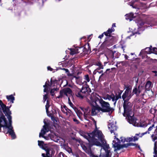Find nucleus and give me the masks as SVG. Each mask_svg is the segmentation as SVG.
I'll use <instances>...</instances> for the list:
<instances>
[{"label": "nucleus", "instance_id": "45", "mask_svg": "<svg viewBox=\"0 0 157 157\" xmlns=\"http://www.w3.org/2000/svg\"><path fill=\"white\" fill-rule=\"evenodd\" d=\"M61 69L64 70L67 73H69V71L67 69L63 68V69Z\"/></svg>", "mask_w": 157, "mask_h": 157}, {"label": "nucleus", "instance_id": "5", "mask_svg": "<svg viewBox=\"0 0 157 157\" xmlns=\"http://www.w3.org/2000/svg\"><path fill=\"white\" fill-rule=\"evenodd\" d=\"M72 87L76 96L81 99L83 98L86 94L88 93V90L90 89L88 86L87 87H83L81 90L77 87L75 85L73 86Z\"/></svg>", "mask_w": 157, "mask_h": 157}, {"label": "nucleus", "instance_id": "13", "mask_svg": "<svg viewBox=\"0 0 157 157\" xmlns=\"http://www.w3.org/2000/svg\"><path fill=\"white\" fill-rule=\"evenodd\" d=\"M143 90L144 87L142 86H139L138 88L136 86L132 90V93L136 94V96H138Z\"/></svg>", "mask_w": 157, "mask_h": 157}, {"label": "nucleus", "instance_id": "50", "mask_svg": "<svg viewBox=\"0 0 157 157\" xmlns=\"http://www.w3.org/2000/svg\"><path fill=\"white\" fill-rule=\"evenodd\" d=\"M67 151L69 153H71L72 151L71 149L70 148H69L67 149Z\"/></svg>", "mask_w": 157, "mask_h": 157}, {"label": "nucleus", "instance_id": "29", "mask_svg": "<svg viewBox=\"0 0 157 157\" xmlns=\"http://www.w3.org/2000/svg\"><path fill=\"white\" fill-rule=\"evenodd\" d=\"M50 107L49 103L48 100L47 101L46 104L45 105V108L46 112L47 113L48 111V108Z\"/></svg>", "mask_w": 157, "mask_h": 157}, {"label": "nucleus", "instance_id": "3", "mask_svg": "<svg viewBox=\"0 0 157 157\" xmlns=\"http://www.w3.org/2000/svg\"><path fill=\"white\" fill-rule=\"evenodd\" d=\"M114 137V140L113 141L112 144L113 147L115 148V151L119 150L121 148L127 147L130 146L136 145V144L130 143L121 145L120 144L121 142L124 143L125 142H129L128 138L126 139L121 137L120 138L121 140H120L119 139L116 137V136H115Z\"/></svg>", "mask_w": 157, "mask_h": 157}, {"label": "nucleus", "instance_id": "14", "mask_svg": "<svg viewBox=\"0 0 157 157\" xmlns=\"http://www.w3.org/2000/svg\"><path fill=\"white\" fill-rule=\"evenodd\" d=\"M61 93L62 94L63 97L66 96L68 97L70 95H71L72 94V91L69 88H65L60 91Z\"/></svg>", "mask_w": 157, "mask_h": 157}, {"label": "nucleus", "instance_id": "47", "mask_svg": "<svg viewBox=\"0 0 157 157\" xmlns=\"http://www.w3.org/2000/svg\"><path fill=\"white\" fill-rule=\"evenodd\" d=\"M104 34V33H102L100 35L98 36V38L100 39H101L103 36Z\"/></svg>", "mask_w": 157, "mask_h": 157}, {"label": "nucleus", "instance_id": "19", "mask_svg": "<svg viewBox=\"0 0 157 157\" xmlns=\"http://www.w3.org/2000/svg\"><path fill=\"white\" fill-rule=\"evenodd\" d=\"M84 81L82 82V84H84L86 85V87H89V86L87 84V82H89L90 80L89 76L88 75H86L84 76Z\"/></svg>", "mask_w": 157, "mask_h": 157}, {"label": "nucleus", "instance_id": "8", "mask_svg": "<svg viewBox=\"0 0 157 157\" xmlns=\"http://www.w3.org/2000/svg\"><path fill=\"white\" fill-rule=\"evenodd\" d=\"M121 93H119L118 95H115L113 94L109 95L108 94L104 96L103 98L105 100H108L109 101L112 100L114 102V105H115L117 100L119 98H121Z\"/></svg>", "mask_w": 157, "mask_h": 157}, {"label": "nucleus", "instance_id": "64", "mask_svg": "<svg viewBox=\"0 0 157 157\" xmlns=\"http://www.w3.org/2000/svg\"><path fill=\"white\" fill-rule=\"evenodd\" d=\"M122 91H121V92L120 93H122Z\"/></svg>", "mask_w": 157, "mask_h": 157}, {"label": "nucleus", "instance_id": "62", "mask_svg": "<svg viewBox=\"0 0 157 157\" xmlns=\"http://www.w3.org/2000/svg\"><path fill=\"white\" fill-rule=\"evenodd\" d=\"M132 7L133 8H135V7L133 6H132Z\"/></svg>", "mask_w": 157, "mask_h": 157}, {"label": "nucleus", "instance_id": "40", "mask_svg": "<svg viewBox=\"0 0 157 157\" xmlns=\"http://www.w3.org/2000/svg\"><path fill=\"white\" fill-rule=\"evenodd\" d=\"M47 98V94H45L44 96V97H43V102H45Z\"/></svg>", "mask_w": 157, "mask_h": 157}, {"label": "nucleus", "instance_id": "48", "mask_svg": "<svg viewBox=\"0 0 157 157\" xmlns=\"http://www.w3.org/2000/svg\"><path fill=\"white\" fill-rule=\"evenodd\" d=\"M60 157H61V155L63 157H64V156H65V155L63 152H60L59 154Z\"/></svg>", "mask_w": 157, "mask_h": 157}, {"label": "nucleus", "instance_id": "58", "mask_svg": "<svg viewBox=\"0 0 157 157\" xmlns=\"http://www.w3.org/2000/svg\"><path fill=\"white\" fill-rule=\"evenodd\" d=\"M153 72L154 73H156L157 72V71H154Z\"/></svg>", "mask_w": 157, "mask_h": 157}, {"label": "nucleus", "instance_id": "53", "mask_svg": "<svg viewBox=\"0 0 157 157\" xmlns=\"http://www.w3.org/2000/svg\"><path fill=\"white\" fill-rule=\"evenodd\" d=\"M128 56H127V55H124V58H125L126 59H128Z\"/></svg>", "mask_w": 157, "mask_h": 157}, {"label": "nucleus", "instance_id": "57", "mask_svg": "<svg viewBox=\"0 0 157 157\" xmlns=\"http://www.w3.org/2000/svg\"><path fill=\"white\" fill-rule=\"evenodd\" d=\"M44 92H46V88H44Z\"/></svg>", "mask_w": 157, "mask_h": 157}, {"label": "nucleus", "instance_id": "34", "mask_svg": "<svg viewBox=\"0 0 157 157\" xmlns=\"http://www.w3.org/2000/svg\"><path fill=\"white\" fill-rule=\"evenodd\" d=\"M57 88L53 89L51 90L50 91V93L52 96H53L54 95V92L55 91H57L58 90Z\"/></svg>", "mask_w": 157, "mask_h": 157}, {"label": "nucleus", "instance_id": "51", "mask_svg": "<svg viewBox=\"0 0 157 157\" xmlns=\"http://www.w3.org/2000/svg\"><path fill=\"white\" fill-rule=\"evenodd\" d=\"M47 85H49L48 84V83H47V82H45V85L43 86L44 87V88H45L46 86H47Z\"/></svg>", "mask_w": 157, "mask_h": 157}, {"label": "nucleus", "instance_id": "44", "mask_svg": "<svg viewBox=\"0 0 157 157\" xmlns=\"http://www.w3.org/2000/svg\"><path fill=\"white\" fill-rule=\"evenodd\" d=\"M73 121L76 122L77 124H78L79 123V122L78 120L76 119V118H73Z\"/></svg>", "mask_w": 157, "mask_h": 157}, {"label": "nucleus", "instance_id": "4", "mask_svg": "<svg viewBox=\"0 0 157 157\" xmlns=\"http://www.w3.org/2000/svg\"><path fill=\"white\" fill-rule=\"evenodd\" d=\"M132 104L130 102L127 103V102H124L123 103L124 109L123 115L124 116L126 117L128 122L134 118V113L132 109Z\"/></svg>", "mask_w": 157, "mask_h": 157}, {"label": "nucleus", "instance_id": "41", "mask_svg": "<svg viewBox=\"0 0 157 157\" xmlns=\"http://www.w3.org/2000/svg\"><path fill=\"white\" fill-rule=\"evenodd\" d=\"M63 97V96L62 94L61 93V91H60L59 95L57 97V98H62Z\"/></svg>", "mask_w": 157, "mask_h": 157}, {"label": "nucleus", "instance_id": "21", "mask_svg": "<svg viewBox=\"0 0 157 157\" xmlns=\"http://www.w3.org/2000/svg\"><path fill=\"white\" fill-rule=\"evenodd\" d=\"M152 87V83L150 81H148L146 83L145 88L146 90L149 91Z\"/></svg>", "mask_w": 157, "mask_h": 157}, {"label": "nucleus", "instance_id": "23", "mask_svg": "<svg viewBox=\"0 0 157 157\" xmlns=\"http://www.w3.org/2000/svg\"><path fill=\"white\" fill-rule=\"evenodd\" d=\"M115 29L113 28H109L107 31L104 32V33L106 36H109L111 33Z\"/></svg>", "mask_w": 157, "mask_h": 157}, {"label": "nucleus", "instance_id": "15", "mask_svg": "<svg viewBox=\"0 0 157 157\" xmlns=\"http://www.w3.org/2000/svg\"><path fill=\"white\" fill-rule=\"evenodd\" d=\"M61 110L63 113L68 116H71L72 114L71 111L65 105H64L63 107L61 106Z\"/></svg>", "mask_w": 157, "mask_h": 157}, {"label": "nucleus", "instance_id": "6", "mask_svg": "<svg viewBox=\"0 0 157 157\" xmlns=\"http://www.w3.org/2000/svg\"><path fill=\"white\" fill-rule=\"evenodd\" d=\"M99 101L101 106L100 109L102 113L109 112L113 111V109L110 106L109 102H105L102 99H99Z\"/></svg>", "mask_w": 157, "mask_h": 157}, {"label": "nucleus", "instance_id": "42", "mask_svg": "<svg viewBox=\"0 0 157 157\" xmlns=\"http://www.w3.org/2000/svg\"><path fill=\"white\" fill-rule=\"evenodd\" d=\"M69 104H70V105L71 107L73 108V109H76V108L75 107L74 108V105L71 102V101H70V102H69Z\"/></svg>", "mask_w": 157, "mask_h": 157}, {"label": "nucleus", "instance_id": "31", "mask_svg": "<svg viewBox=\"0 0 157 157\" xmlns=\"http://www.w3.org/2000/svg\"><path fill=\"white\" fill-rule=\"evenodd\" d=\"M154 153L155 154V155H154V157H155V156L157 157V148L156 147L155 143Z\"/></svg>", "mask_w": 157, "mask_h": 157}, {"label": "nucleus", "instance_id": "46", "mask_svg": "<svg viewBox=\"0 0 157 157\" xmlns=\"http://www.w3.org/2000/svg\"><path fill=\"white\" fill-rule=\"evenodd\" d=\"M154 109L155 111V113H157V105L154 107Z\"/></svg>", "mask_w": 157, "mask_h": 157}, {"label": "nucleus", "instance_id": "26", "mask_svg": "<svg viewBox=\"0 0 157 157\" xmlns=\"http://www.w3.org/2000/svg\"><path fill=\"white\" fill-rule=\"evenodd\" d=\"M106 57L108 59H113L114 58V53L112 51H109L108 53L107 54Z\"/></svg>", "mask_w": 157, "mask_h": 157}, {"label": "nucleus", "instance_id": "60", "mask_svg": "<svg viewBox=\"0 0 157 157\" xmlns=\"http://www.w3.org/2000/svg\"><path fill=\"white\" fill-rule=\"evenodd\" d=\"M122 49H123V51H124V47H123V46H122Z\"/></svg>", "mask_w": 157, "mask_h": 157}, {"label": "nucleus", "instance_id": "9", "mask_svg": "<svg viewBox=\"0 0 157 157\" xmlns=\"http://www.w3.org/2000/svg\"><path fill=\"white\" fill-rule=\"evenodd\" d=\"M90 104L93 105L91 109V115L94 116L98 114L101 111L100 109V107L98 106H95L97 105V103L95 101L93 100Z\"/></svg>", "mask_w": 157, "mask_h": 157}, {"label": "nucleus", "instance_id": "17", "mask_svg": "<svg viewBox=\"0 0 157 157\" xmlns=\"http://www.w3.org/2000/svg\"><path fill=\"white\" fill-rule=\"evenodd\" d=\"M103 148L105 151V157H111V153L110 151L109 150V145H106L104 146Z\"/></svg>", "mask_w": 157, "mask_h": 157}, {"label": "nucleus", "instance_id": "20", "mask_svg": "<svg viewBox=\"0 0 157 157\" xmlns=\"http://www.w3.org/2000/svg\"><path fill=\"white\" fill-rule=\"evenodd\" d=\"M141 134L139 133V134H136L135 136L133 137H129L128 138V140L129 142H130L132 141H135L136 140H137L138 139V136L140 137V136L141 135Z\"/></svg>", "mask_w": 157, "mask_h": 157}, {"label": "nucleus", "instance_id": "2", "mask_svg": "<svg viewBox=\"0 0 157 157\" xmlns=\"http://www.w3.org/2000/svg\"><path fill=\"white\" fill-rule=\"evenodd\" d=\"M79 133L89 141L92 145H96L101 146V144L97 139L100 140L102 142L103 141L104 136L101 131L95 129L92 133L86 132L82 130L79 131Z\"/></svg>", "mask_w": 157, "mask_h": 157}, {"label": "nucleus", "instance_id": "59", "mask_svg": "<svg viewBox=\"0 0 157 157\" xmlns=\"http://www.w3.org/2000/svg\"><path fill=\"white\" fill-rule=\"evenodd\" d=\"M131 54L132 55H134V53H131Z\"/></svg>", "mask_w": 157, "mask_h": 157}, {"label": "nucleus", "instance_id": "30", "mask_svg": "<svg viewBox=\"0 0 157 157\" xmlns=\"http://www.w3.org/2000/svg\"><path fill=\"white\" fill-rule=\"evenodd\" d=\"M109 41H104L102 44L103 46H105L106 47H109L110 45L109 44Z\"/></svg>", "mask_w": 157, "mask_h": 157}, {"label": "nucleus", "instance_id": "37", "mask_svg": "<svg viewBox=\"0 0 157 157\" xmlns=\"http://www.w3.org/2000/svg\"><path fill=\"white\" fill-rule=\"evenodd\" d=\"M121 63L122 65L124 66L126 65V62L124 61L118 62H117V64H120Z\"/></svg>", "mask_w": 157, "mask_h": 157}, {"label": "nucleus", "instance_id": "7", "mask_svg": "<svg viewBox=\"0 0 157 157\" xmlns=\"http://www.w3.org/2000/svg\"><path fill=\"white\" fill-rule=\"evenodd\" d=\"M126 90L123 94L122 98L124 102H127L131 98L133 94H132V87L129 86H126Z\"/></svg>", "mask_w": 157, "mask_h": 157}, {"label": "nucleus", "instance_id": "27", "mask_svg": "<svg viewBox=\"0 0 157 157\" xmlns=\"http://www.w3.org/2000/svg\"><path fill=\"white\" fill-rule=\"evenodd\" d=\"M46 156H45V154L44 153H42V155L43 157H49L50 155V150L48 149H47L46 150Z\"/></svg>", "mask_w": 157, "mask_h": 157}, {"label": "nucleus", "instance_id": "33", "mask_svg": "<svg viewBox=\"0 0 157 157\" xmlns=\"http://www.w3.org/2000/svg\"><path fill=\"white\" fill-rule=\"evenodd\" d=\"M56 81H53L52 80V78L51 79L50 81V85H49L50 86H55V83L56 82Z\"/></svg>", "mask_w": 157, "mask_h": 157}, {"label": "nucleus", "instance_id": "36", "mask_svg": "<svg viewBox=\"0 0 157 157\" xmlns=\"http://www.w3.org/2000/svg\"><path fill=\"white\" fill-rule=\"evenodd\" d=\"M151 137L152 138V140L153 141H155L157 139V137L156 136H154L153 134L152 135Z\"/></svg>", "mask_w": 157, "mask_h": 157}, {"label": "nucleus", "instance_id": "16", "mask_svg": "<svg viewBox=\"0 0 157 157\" xmlns=\"http://www.w3.org/2000/svg\"><path fill=\"white\" fill-rule=\"evenodd\" d=\"M80 109L84 113V116L85 117L87 116L91 115V112H90V109L89 107L86 108L80 107Z\"/></svg>", "mask_w": 157, "mask_h": 157}, {"label": "nucleus", "instance_id": "12", "mask_svg": "<svg viewBox=\"0 0 157 157\" xmlns=\"http://www.w3.org/2000/svg\"><path fill=\"white\" fill-rule=\"evenodd\" d=\"M116 123L111 122L110 121L109 124H108V127L111 133H113L115 135V131L117 129V127L116 125Z\"/></svg>", "mask_w": 157, "mask_h": 157}, {"label": "nucleus", "instance_id": "52", "mask_svg": "<svg viewBox=\"0 0 157 157\" xmlns=\"http://www.w3.org/2000/svg\"><path fill=\"white\" fill-rule=\"evenodd\" d=\"M91 157H98V156L94 155V154H91L90 155Z\"/></svg>", "mask_w": 157, "mask_h": 157}, {"label": "nucleus", "instance_id": "55", "mask_svg": "<svg viewBox=\"0 0 157 157\" xmlns=\"http://www.w3.org/2000/svg\"><path fill=\"white\" fill-rule=\"evenodd\" d=\"M112 27L111 28H113V27H115L116 26L115 23H113L112 24Z\"/></svg>", "mask_w": 157, "mask_h": 157}, {"label": "nucleus", "instance_id": "61", "mask_svg": "<svg viewBox=\"0 0 157 157\" xmlns=\"http://www.w3.org/2000/svg\"><path fill=\"white\" fill-rule=\"evenodd\" d=\"M62 64L63 65L64 64V62Z\"/></svg>", "mask_w": 157, "mask_h": 157}, {"label": "nucleus", "instance_id": "28", "mask_svg": "<svg viewBox=\"0 0 157 157\" xmlns=\"http://www.w3.org/2000/svg\"><path fill=\"white\" fill-rule=\"evenodd\" d=\"M38 145L39 146H40L41 148L43 149V145L44 144V142L43 141H40V140H38Z\"/></svg>", "mask_w": 157, "mask_h": 157}, {"label": "nucleus", "instance_id": "22", "mask_svg": "<svg viewBox=\"0 0 157 157\" xmlns=\"http://www.w3.org/2000/svg\"><path fill=\"white\" fill-rule=\"evenodd\" d=\"M126 19L127 20H129L131 21L133 19L135 18L134 14L133 13H130L129 14H126L125 15Z\"/></svg>", "mask_w": 157, "mask_h": 157}, {"label": "nucleus", "instance_id": "32", "mask_svg": "<svg viewBox=\"0 0 157 157\" xmlns=\"http://www.w3.org/2000/svg\"><path fill=\"white\" fill-rule=\"evenodd\" d=\"M70 50V54L72 55H73L75 54L76 53V52H76L75 50V49H71V48Z\"/></svg>", "mask_w": 157, "mask_h": 157}, {"label": "nucleus", "instance_id": "24", "mask_svg": "<svg viewBox=\"0 0 157 157\" xmlns=\"http://www.w3.org/2000/svg\"><path fill=\"white\" fill-rule=\"evenodd\" d=\"M154 127V124H153L152 125L150 126L149 127V128H148L147 131L146 132H144L142 133L141 134V135L140 136V137H142L143 136H144V135L146 134H147V133L149 134L150 131Z\"/></svg>", "mask_w": 157, "mask_h": 157}, {"label": "nucleus", "instance_id": "39", "mask_svg": "<svg viewBox=\"0 0 157 157\" xmlns=\"http://www.w3.org/2000/svg\"><path fill=\"white\" fill-rule=\"evenodd\" d=\"M82 48L81 47H77L75 48L76 52H76V53H78L80 52V51H79V50L81 49Z\"/></svg>", "mask_w": 157, "mask_h": 157}, {"label": "nucleus", "instance_id": "54", "mask_svg": "<svg viewBox=\"0 0 157 157\" xmlns=\"http://www.w3.org/2000/svg\"><path fill=\"white\" fill-rule=\"evenodd\" d=\"M83 149L85 150L86 151V150L87 149V148L85 146H84L83 147Z\"/></svg>", "mask_w": 157, "mask_h": 157}, {"label": "nucleus", "instance_id": "1", "mask_svg": "<svg viewBox=\"0 0 157 157\" xmlns=\"http://www.w3.org/2000/svg\"><path fill=\"white\" fill-rule=\"evenodd\" d=\"M11 106H6L2 101L0 100V132L5 134L9 133L12 139L16 136L12 125V117L10 108Z\"/></svg>", "mask_w": 157, "mask_h": 157}, {"label": "nucleus", "instance_id": "43", "mask_svg": "<svg viewBox=\"0 0 157 157\" xmlns=\"http://www.w3.org/2000/svg\"><path fill=\"white\" fill-rule=\"evenodd\" d=\"M98 72L99 73V74H102L100 76V77H99V78H101V77L103 75V71L102 70H101L100 71H98Z\"/></svg>", "mask_w": 157, "mask_h": 157}, {"label": "nucleus", "instance_id": "18", "mask_svg": "<svg viewBox=\"0 0 157 157\" xmlns=\"http://www.w3.org/2000/svg\"><path fill=\"white\" fill-rule=\"evenodd\" d=\"M152 47L151 46L150 47L146 48L145 49V52L147 54H151V53H155V50H157V49L155 48H153L152 49Z\"/></svg>", "mask_w": 157, "mask_h": 157}, {"label": "nucleus", "instance_id": "63", "mask_svg": "<svg viewBox=\"0 0 157 157\" xmlns=\"http://www.w3.org/2000/svg\"><path fill=\"white\" fill-rule=\"evenodd\" d=\"M138 82V80H137L136 81V83H137Z\"/></svg>", "mask_w": 157, "mask_h": 157}, {"label": "nucleus", "instance_id": "10", "mask_svg": "<svg viewBox=\"0 0 157 157\" xmlns=\"http://www.w3.org/2000/svg\"><path fill=\"white\" fill-rule=\"evenodd\" d=\"M44 125L43 126V128L41 129V132L39 134V137H42L44 138L45 137L44 135L45 133L48 132L49 130V125L45 121H44Z\"/></svg>", "mask_w": 157, "mask_h": 157}, {"label": "nucleus", "instance_id": "35", "mask_svg": "<svg viewBox=\"0 0 157 157\" xmlns=\"http://www.w3.org/2000/svg\"><path fill=\"white\" fill-rule=\"evenodd\" d=\"M97 65L99 66V70L103 69V66L100 63H98Z\"/></svg>", "mask_w": 157, "mask_h": 157}, {"label": "nucleus", "instance_id": "38", "mask_svg": "<svg viewBox=\"0 0 157 157\" xmlns=\"http://www.w3.org/2000/svg\"><path fill=\"white\" fill-rule=\"evenodd\" d=\"M145 24V23H144L143 22H141L139 23V24H138V25H139V27H141L142 26L145 27L144 25Z\"/></svg>", "mask_w": 157, "mask_h": 157}, {"label": "nucleus", "instance_id": "56", "mask_svg": "<svg viewBox=\"0 0 157 157\" xmlns=\"http://www.w3.org/2000/svg\"><path fill=\"white\" fill-rule=\"evenodd\" d=\"M68 101H69V102H70L71 101H70V98L69 97H68Z\"/></svg>", "mask_w": 157, "mask_h": 157}, {"label": "nucleus", "instance_id": "11", "mask_svg": "<svg viewBox=\"0 0 157 157\" xmlns=\"http://www.w3.org/2000/svg\"><path fill=\"white\" fill-rule=\"evenodd\" d=\"M130 124H132L134 126L142 127H145L147 126V124L144 122H141L139 124L136 122V119L135 117L129 121Z\"/></svg>", "mask_w": 157, "mask_h": 157}, {"label": "nucleus", "instance_id": "49", "mask_svg": "<svg viewBox=\"0 0 157 157\" xmlns=\"http://www.w3.org/2000/svg\"><path fill=\"white\" fill-rule=\"evenodd\" d=\"M47 69H48V70H50L51 71H52V68L51 67H49V66H48V67H47Z\"/></svg>", "mask_w": 157, "mask_h": 157}, {"label": "nucleus", "instance_id": "25", "mask_svg": "<svg viewBox=\"0 0 157 157\" xmlns=\"http://www.w3.org/2000/svg\"><path fill=\"white\" fill-rule=\"evenodd\" d=\"M6 98L8 101H10L11 104L13 103L14 102L15 98L12 95H10L9 96L7 95L6 96Z\"/></svg>", "mask_w": 157, "mask_h": 157}]
</instances>
